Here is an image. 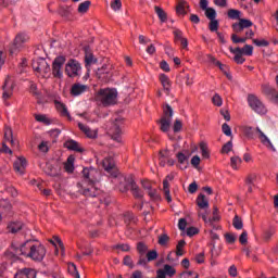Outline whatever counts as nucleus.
<instances>
[{"label":"nucleus","instance_id":"f257e3e1","mask_svg":"<svg viewBox=\"0 0 278 278\" xmlns=\"http://www.w3.org/2000/svg\"><path fill=\"white\" fill-rule=\"evenodd\" d=\"M5 255L10 260H18V257L23 255L24 257L34 260V262H42L45 260V255H47V250L45 249V245L35 244L34 240H27L20 245L12 244Z\"/></svg>","mask_w":278,"mask_h":278},{"label":"nucleus","instance_id":"f03ea898","mask_svg":"<svg viewBox=\"0 0 278 278\" xmlns=\"http://www.w3.org/2000/svg\"><path fill=\"white\" fill-rule=\"evenodd\" d=\"M94 173V169L90 168H84L83 169V177H84V185L77 184L78 192L83 194L84 197H99V189L94 186V180L90 178V175Z\"/></svg>","mask_w":278,"mask_h":278},{"label":"nucleus","instance_id":"7ed1b4c3","mask_svg":"<svg viewBox=\"0 0 278 278\" xmlns=\"http://www.w3.org/2000/svg\"><path fill=\"white\" fill-rule=\"evenodd\" d=\"M98 101L108 108L110 105H116V101L118 99V91L116 89H100L97 94Z\"/></svg>","mask_w":278,"mask_h":278},{"label":"nucleus","instance_id":"20e7f679","mask_svg":"<svg viewBox=\"0 0 278 278\" xmlns=\"http://www.w3.org/2000/svg\"><path fill=\"white\" fill-rule=\"evenodd\" d=\"M173 108L169 104H165L163 108V117L159 121L160 129L164 134L168 132L170 129V123H173Z\"/></svg>","mask_w":278,"mask_h":278},{"label":"nucleus","instance_id":"39448f33","mask_svg":"<svg viewBox=\"0 0 278 278\" xmlns=\"http://www.w3.org/2000/svg\"><path fill=\"white\" fill-rule=\"evenodd\" d=\"M248 104L255 114L264 115L268 112L264 102H262V100H260L255 94L248 96Z\"/></svg>","mask_w":278,"mask_h":278},{"label":"nucleus","instance_id":"423d86ee","mask_svg":"<svg viewBox=\"0 0 278 278\" xmlns=\"http://www.w3.org/2000/svg\"><path fill=\"white\" fill-rule=\"evenodd\" d=\"M66 63L65 56H56L54 61L52 62V75L53 77H56V79H62L64 76V73L62 72V67Z\"/></svg>","mask_w":278,"mask_h":278},{"label":"nucleus","instance_id":"0eeeda50","mask_svg":"<svg viewBox=\"0 0 278 278\" xmlns=\"http://www.w3.org/2000/svg\"><path fill=\"white\" fill-rule=\"evenodd\" d=\"M102 167L111 177H118V169L116 168V163L112 156H108L102 161Z\"/></svg>","mask_w":278,"mask_h":278},{"label":"nucleus","instance_id":"6e6552de","mask_svg":"<svg viewBox=\"0 0 278 278\" xmlns=\"http://www.w3.org/2000/svg\"><path fill=\"white\" fill-rule=\"evenodd\" d=\"M27 40H29V36H27V34L25 33L17 34L13 41V45L10 48L11 55H14V53H16L18 49H21L23 45L27 42Z\"/></svg>","mask_w":278,"mask_h":278},{"label":"nucleus","instance_id":"1a4fd4ad","mask_svg":"<svg viewBox=\"0 0 278 278\" xmlns=\"http://www.w3.org/2000/svg\"><path fill=\"white\" fill-rule=\"evenodd\" d=\"M79 71H81V64L77 62V60H70L65 65V73L70 77H77L79 75Z\"/></svg>","mask_w":278,"mask_h":278},{"label":"nucleus","instance_id":"9d476101","mask_svg":"<svg viewBox=\"0 0 278 278\" xmlns=\"http://www.w3.org/2000/svg\"><path fill=\"white\" fill-rule=\"evenodd\" d=\"M112 139L115 142H121V134H123V118L118 117L114 121L111 127Z\"/></svg>","mask_w":278,"mask_h":278},{"label":"nucleus","instance_id":"9b49d317","mask_svg":"<svg viewBox=\"0 0 278 278\" xmlns=\"http://www.w3.org/2000/svg\"><path fill=\"white\" fill-rule=\"evenodd\" d=\"M249 27H253V22L247 18H240L239 22L232 24V30L235 34H241V31L249 29Z\"/></svg>","mask_w":278,"mask_h":278},{"label":"nucleus","instance_id":"f8f14e48","mask_svg":"<svg viewBox=\"0 0 278 278\" xmlns=\"http://www.w3.org/2000/svg\"><path fill=\"white\" fill-rule=\"evenodd\" d=\"M14 216V211H12V204L8 201L0 202V220L1 218H11Z\"/></svg>","mask_w":278,"mask_h":278},{"label":"nucleus","instance_id":"ddd939ff","mask_svg":"<svg viewBox=\"0 0 278 278\" xmlns=\"http://www.w3.org/2000/svg\"><path fill=\"white\" fill-rule=\"evenodd\" d=\"M33 70L36 71V73H45V75H47V73L51 71V67L49 66V63H47V60L38 59L37 61H34Z\"/></svg>","mask_w":278,"mask_h":278},{"label":"nucleus","instance_id":"4468645a","mask_svg":"<svg viewBox=\"0 0 278 278\" xmlns=\"http://www.w3.org/2000/svg\"><path fill=\"white\" fill-rule=\"evenodd\" d=\"M137 251L139 253V261H138V265L139 266H147V251H149V247H147V244H144L143 242H139L137 244Z\"/></svg>","mask_w":278,"mask_h":278},{"label":"nucleus","instance_id":"2eb2a0df","mask_svg":"<svg viewBox=\"0 0 278 278\" xmlns=\"http://www.w3.org/2000/svg\"><path fill=\"white\" fill-rule=\"evenodd\" d=\"M88 90H90V88L87 85L76 83L72 85L71 94L72 97H80V94L88 92Z\"/></svg>","mask_w":278,"mask_h":278},{"label":"nucleus","instance_id":"dca6fc26","mask_svg":"<svg viewBox=\"0 0 278 278\" xmlns=\"http://www.w3.org/2000/svg\"><path fill=\"white\" fill-rule=\"evenodd\" d=\"M256 131L258 134V139L261 140L262 144L267 147V149L274 151V153L277 152V149L275 148L270 139H268V137L264 134V131H262V129H260L258 127L256 128Z\"/></svg>","mask_w":278,"mask_h":278},{"label":"nucleus","instance_id":"f3484780","mask_svg":"<svg viewBox=\"0 0 278 278\" xmlns=\"http://www.w3.org/2000/svg\"><path fill=\"white\" fill-rule=\"evenodd\" d=\"M13 168L15 173H18V175H25V168H27V160H25V157H18L14 162Z\"/></svg>","mask_w":278,"mask_h":278},{"label":"nucleus","instance_id":"a211bd4d","mask_svg":"<svg viewBox=\"0 0 278 278\" xmlns=\"http://www.w3.org/2000/svg\"><path fill=\"white\" fill-rule=\"evenodd\" d=\"M127 182H128V186L130 187L132 197H135V199H142V197H144V194L142 193V190H140V187H138L136 181H134V178H128Z\"/></svg>","mask_w":278,"mask_h":278},{"label":"nucleus","instance_id":"6ab92c4d","mask_svg":"<svg viewBox=\"0 0 278 278\" xmlns=\"http://www.w3.org/2000/svg\"><path fill=\"white\" fill-rule=\"evenodd\" d=\"M15 278H36V271L31 268H22L16 271Z\"/></svg>","mask_w":278,"mask_h":278},{"label":"nucleus","instance_id":"aec40b11","mask_svg":"<svg viewBox=\"0 0 278 278\" xmlns=\"http://www.w3.org/2000/svg\"><path fill=\"white\" fill-rule=\"evenodd\" d=\"M176 157L178 160V162L181 164L182 167L181 170H186V168H188V161L190 160V153H188V151H186V153L184 152H178L176 154Z\"/></svg>","mask_w":278,"mask_h":278},{"label":"nucleus","instance_id":"412c9836","mask_svg":"<svg viewBox=\"0 0 278 278\" xmlns=\"http://www.w3.org/2000/svg\"><path fill=\"white\" fill-rule=\"evenodd\" d=\"M65 149H68L70 151H76V153H84V149L79 147V142L70 139L64 143Z\"/></svg>","mask_w":278,"mask_h":278},{"label":"nucleus","instance_id":"4be33fe9","mask_svg":"<svg viewBox=\"0 0 278 278\" xmlns=\"http://www.w3.org/2000/svg\"><path fill=\"white\" fill-rule=\"evenodd\" d=\"M24 228H25V224L18 220L11 222L8 225L9 233H18V231H21V229H24Z\"/></svg>","mask_w":278,"mask_h":278},{"label":"nucleus","instance_id":"5701e85b","mask_svg":"<svg viewBox=\"0 0 278 278\" xmlns=\"http://www.w3.org/2000/svg\"><path fill=\"white\" fill-rule=\"evenodd\" d=\"M78 128L80 129V131H83L84 135L87 136V138H97V130H92L90 129V127L78 123Z\"/></svg>","mask_w":278,"mask_h":278},{"label":"nucleus","instance_id":"b1692460","mask_svg":"<svg viewBox=\"0 0 278 278\" xmlns=\"http://www.w3.org/2000/svg\"><path fill=\"white\" fill-rule=\"evenodd\" d=\"M197 205L200 210H207V207H210V201L205 198V194L200 193L198 195Z\"/></svg>","mask_w":278,"mask_h":278},{"label":"nucleus","instance_id":"393cba45","mask_svg":"<svg viewBox=\"0 0 278 278\" xmlns=\"http://www.w3.org/2000/svg\"><path fill=\"white\" fill-rule=\"evenodd\" d=\"M56 110L60 112L61 116H66L68 121H72L71 113H68V109L66 108V104L62 102L55 101Z\"/></svg>","mask_w":278,"mask_h":278},{"label":"nucleus","instance_id":"a878e982","mask_svg":"<svg viewBox=\"0 0 278 278\" xmlns=\"http://www.w3.org/2000/svg\"><path fill=\"white\" fill-rule=\"evenodd\" d=\"M163 192L167 203H170L173 198L170 197V184L168 182V179L163 180Z\"/></svg>","mask_w":278,"mask_h":278},{"label":"nucleus","instance_id":"bb28decb","mask_svg":"<svg viewBox=\"0 0 278 278\" xmlns=\"http://www.w3.org/2000/svg\"><path fill=\"white\" fill-rule=\"evenodd\" d=\"M160 81L167 93L170 92V79L165 74L160 75Z\"/></svg>","mask_w":278,"mask_h":278},{"label":"nucleus","instance_id":"cd10ccee","mask_svg":"<svg viewBox=\"0 0 278 278\" xmlns=\"http://www.w3.org/2000/svg\"><path fill=\"white\" fill-rule=\"evenodd\" d=\"M154 12L159 16L161 23H166V21H168V15L164 12V9L156 5L154 7Z\"/></svg>","mask_w":278,"mask_h":278},{"label":"nucleus","instance_id":"c85d7f7f","mask_svg":"<svg viewBox=\"0 0 278 278\" xmlns=\"http://www.w3.org/2000/svg\"><path fill=\"white\" fill-rule=\"evenodd\" d=\"M92 64H97V59L91 52L86 51V54H85L86 68H88V66H92Z\"/></svg>","mask_w":278,"mask_h":278},{"label":"nucleus","instance_id":"c756f323","mask_svg":"<svg viewBox=\"0 0 278 278\" xmlns=\"http://www.w3.org/2000/svg\"><path fill=\"white\" fill-rule=\"evenodd\" d=\"M45 173L46 175H49L50 177H58L59 173L55 169V167H53V165H51V163H47L45 166Z\"/></svg>","mask_w":278,"mask_h":278},{"label":"nucleus","instance_id":"7c9ffc66","mask_svg":"<svg viewBox=\"0 0 278 278\" xmlns=\"http://www.w3.org/2000/svg\"><path fill=\"white\" fill-rule=\"evenodd\" d=\"M227 14L228 18H231V21H240L242 12L240 10L229 9Z\"/></svg>","mask_w":278,"mask_h":278},{"label":"nucleus","instance_id":"2f4dec72","mask_svg":"<svg viewBox=\"0 0 278 278\" xmlns=\"http://www.w3.org/2000/svg\"><path fill=\"white\" fill-rule=\"evenodd\" d=\"M202 220H204L206 225H214V223H218V220H220V216L213 215V217L207 218V215L202 214Z\"/></svg>","mask_w":278,"mask_h":278},{"label":"nucleus","instance_id":"473e14b6","mask_svg":"<svg viewBox=\"0 0 278 278\" xmlns=\"http://www.w3.org/2000/svg\"><path fill=\"white\" fill-rule=\"evenodd\" d=\"M74 162H75V157H73V156L67 157V161L65 163L66 173H73V170H75Z\"/></svg>","mask_w":278,"mask_h":278},{"label":"nucleus","instance_id":"72a5a7b5","mask_svg":"<svg viewBox=\"0 0 278 278\" xmlns=\"http://www.w3.org/2000/svg\"><path fill=\"white\" fill-rule=\"evenodd\" d=\"M157 260V251L156 250H151L147 252L146 254V262H155Z\"/></svg>","mask_w":278,"mask_h":278},{"label":"nucleus","instance_id":"f704fd0d","mask_svg":"<svg viewBox=\"0 0 278 278\" xmlns=\"http://www.w3.org/2000/svg\"><path fill=\"white\" fill-rule=\"evenodd\" d=\"M204 12H205V16H206V18H208V21L216 20L217 14H216V10L214 8H208Z\"/></svg>","mask_w":278,"mask_h":278},{"label":"nucleus","instance_id":"c9c22d12","mask_svg":"<svg viewBox=\"0 0 278 278\" xmlns=\"http://www.w3.org/2000/svg\"><path fill=\"white\" fill-rule=\"evenodd\" d=\"M232 226L235 227V229H242V227H244V224L242 223V218H240V216L236 215L232 219Z\"/></svg>","mask_w":278,"mask_h":278},{"label":"nucleus","instance_id":"e433bc0d","mask_svg":"<svg viewBox=\"0 0 278 278\" xmlns=\"http://www.w3.org/2000/svg\"><path fill=\"white\" fill-rule=\"evenodd\" d=\"M90 9V1H85V2H81L79 5H78V12L79 14H86V12H88V10Z\"/></svg>","mask_w":278,"mask_h":278},{"label":"nucleus","instance_id":"4c0bfd02","mask_svg":"<svg viewBox=\"0 0 278 278\" xmlns=\"http://www.w3.org/2000/svg\"><path fill=\"white\" fill-rule=\"evenodd\" d=\"M200 150L202 153V157H204L205 160L210 159V150L207 149V143L201 142Z\"/></svg>","mask_w":278,"mask_h":278},{"label":"nucleus","instance_id":"58836bf2","mask_svg":"<svg viewBox=\"0 0 278 278\" xmlns=\"http://www.w3.org/2000/svg\"><path fill=\"white\" fill-rule=\"evenodd\" d=\"M230 164L235 170H238V166L242 164V159L240 156H232L230 159Z\"/></svg>","mask_w":278,"mask_h":278},{"label":"nucleus","instance_id":"ea45409f","mask_svg":"<svg viewBox=\"0 0 278 278\" xmlns=\"http://www.w3.org/2000/svg\"><path fill=\"white\" fill-rule=\"evenodd\" d=\"M185 247H186V241L185 240H180L178 242V244L176 245V255L178 257H181V255H184V250H181V249H184Z\"/></svg>","mask_w":278,"mask_h":278},{"label":"nucleus","instance_id":"a19ab883","mask_svg":"<svg viewBox=\"0 0 278 278\" xmlns=\"http://www.w3.org/2000/svg\"><path fill=\"white\" fill-rule=\"evenodd\" d=\"M163 270L167 277H173L175 276V273H177L175 268L168 264L164 265Z\"/></svg>","mask_w":278,"mask_h":278},{"label":"nucleus","instance_id":"79ce46f5","mask_svg":"<svg viewBox=\"0 0 278 278\" xmlns=\"http://www.w3.org/2000/svg\"><path fill=\"white\" fill-rule=\"evenodd\" d=\"M176 12L178 14H186V1L185 0H179L177 7H176Z\"/></svg>","mask_w":278,"mask_h":278},{"label":"nucleus","instance_id":"37998d69","mask_svg":"<svg viewBox=\"0 0 278 278\" xmlns=\"http://www.w3.org/2000/svg\"><path fill=\"white\" fill-rule=\"evenodd\" d=\"M68 273H71V275H73L75 278H81L79 276V271L77 270V266L73 263L68 265Z\"/></svg>","mask_w":278,"mask_h":278},{"label":"nucleus","instance_id":"c03bdc74","mask_svg":"<svg viewBox=\"0 0 278 278\" xmlns=\"http://www.w3.org/2000/svg\"><path fill=\"white\" fill-rule=\"evenodd\" d=\"M38 123H43V125H51V119L47 115H35Z\"/></svg>","mask_w":278,"mask_h":278},{"label":"nucleus","instance_id":"a18cd8bd","mask_svg":"<svg viewBox=\"0 0 278 278\" xmlns=\"http://www.w3.org/2000/svg\"><path fill=\"white\" fill-rule=\"evenodd\" d=\"M179 278H199V274L188 270V271H182L179 276Z\"/></svg>","mask_w":278,"mask_h":278},{"label":"nucleus","instance_id":"49530a36","mask_svg":"<svg viewBox=\"0 0 278 278\" xmlns=\"http://www.w3.org/2000/svg\"><path fill=\"white\" fill-rule=\"evenodd\" d=\"M265 92L267 94H270L273 101L277 102L278 101V92L274 89V88H270V87H267L265 89Z\"/></svg>","mask_w":278,"mask_h":278},{"label":"nucleus","instance_id":"de8ad7c7","mask_svg":"<svg viewBox=\"0 0 278 278\" xmlns=\"http://www.w3.org/2000/svg\"><path fill=\"white\" fill-rule=\"evenodd\" d=\"M169 240H170V237H168V235L166 233H163L159 237V244L161 247H165V244H168Z\"/></svg>","mask_w":278,"mask_h":278},{"label":"nucleus","instance_id":"09e8293b","mask_svg":"<svg viewBox=\"0 0 278 278\" xmlns=\"http://www.w3.org/2000/svg\"><path fill=\"white\" fill-rule=\"evenodd\" d=\"M252 42L256 47H268V45H270V42H268L266 39H252Z\"/></svg>","mask_w":278,"mask_h":278},{"label":"nucleus","instance_id":"8fccbe9b","mask_svg":"<svg viewBox=\"0 0 278 278\" xmlns=\"http://www.w3.org/2000/svg\"><path fill=\"white\" fill-rule=\"evenodd\" d=\"M211 22H210V24H208V29H210V31H218V26H219V24H218V20H210Z\"/></svg>","mask_w":278,"mask_h":278},{"label":"nucleus","instance_id":"3c124183","mask_svg":"<svg viewBox=\"0 0 278 278\" xmlns=\"http://www.w3.org/2000/svg\"><path fill=\"white\" fill-rule=\"evenodd\" d=\"M243 132L247 136V138H253V136L255 134V129L251 126H245L243 129Z\"/></svg>","mask_w":278,"mask_h":278},{"label":"nucleus","instance_id":"603ef678","mask_svg":"<svg viewBox=\"0 0 278 278\" xmlns=\"http://www.w3.org/2000/svg\"><path fill=\"white\" fill-rule=\"evenodd\" d=\"M111 8L114 12H118V10L123 8V2H121V0H114L113 2H111Z\"/></svg>","mask_w":278,"mask_h":278},{"label":"nucleus","instance_id":"864d4df0","mask_svg":"<svg viewBox=\"0 0 278 278\" xmlns=\"http://www.w3.org/2000/svg\"><path fill=\"white\" fill-rule=\"evenodd\" d=\"M148 194L150 197V199H152L153 201H157V199H160V193H157V189H150L148 191Z\"/></svg>","mask_w":278,"mask_h":278},{"label":"nucleus","instance_id":"5fc2aeb1","mask_svg":"<svg viewBox=\"0 0 278 278\" xmlns=\"http://www.w3.org/2000/svg\"><path fill=\"white\" fill-rule=\"evenodd\" d=\"M213 103L217 106L220 108L223 105V98L218 93H215L214 97L212 98Z\"/></svg>","mask_w":278,"mask_h":278},{"label":"nucleus","instance_id":"6e6d98bb","mask_svg":"<svg viewBox=\"0 0 278 278\" xmlns=\"http://www.w3.org/2000/svg\"><path fill=\"white\" fill-rule=\"evenodd\" d=\"M253 55V46L251 45H245L243 48H242V55Z\"/></svg>","mask_w":278,"mask_h":278},{"label":"nucleus","instance_id":"4d7b16f0","mask_svg":"<svg viewBox=\"0 0 278 278\" xmlns=\"http://www.w3.org/2000/svg\"><path fill=\"white\" fill-rule=\"evenodd\" d=\"M173 34H174V38L176 41L179 42V41L184 40V31H181L180 29H175L173 31Z\"/></svg>","mask_w":278,"mask_h":278},{"label":"nucleus","instance_id":"13d9d810","mask_svg":"<svg viewBox=\"0 0 278 278\" xmlns=\"http://www.w3.org/2000/svg\"><path fill=\"white\" fill-rule=\"evenodd\" d=\"M231 40H232V42L235 43V45H238V43H244V42H247V38L244 37V38H240V37H238V35H236V34H233V35H231Z\"/></svg>","mask_w":278,"mask_h":278},{"label":"nucleus","instance_id":"bf43d9fd","mask_svg":"<svg viewBox=\"0 0 278 278\" xmlns=\"http://www.w3.org/2000/svg\"><path fill=\"white\" fill-rule=\"evenodd\" d=\"M248 240H249V233L247 232V230H244L239 237V242L240 244H247Z\"/></svg>","mask_w":278,"mask_h":278},{"label":"nucleus","instance_id":"052dcab7","mask_svg":"<svg viewBox=\"0 0 278 278\" xmlns=\"http://www.w3.org/2000/svg\"><path fill=\"white\" fill-rule=\"evenodd\" d=\"M51 244H53L55 247V244H59L60 249L62 251H64V243L62 242V239H60L59 237H54L53 240H50Z\"/></svg>","mask_w":278,"mask_h":278},{"label":"nucleus","instance_id":"680f3d73","mask_svg":"<svg viewBox=\"0 0 278 278\" xmlns=\"http://www.w3.org/2000/svg\"><path fill=\"white\" fill-rule=\"evenodd\" d=\"M222 131H223V134H225V136H231V127L228 126L227 123H224L222 125Z\"/></svg>","mask_w":278,"mask_h":278},{"label":"nucleus","instance_id":"e2e57ef3","mask_svg":"<svg viewBox=\"0 0 278 278\" xmlns=\"http://www.w3.org/2000/svg\"><path fill=\"white\" fill-rule=\"evenodd\" d=\"M4 138L9 142H11V144H14V139L12 138V129L9 128V129L5 130Z\"/></svg>","mask_w":278,"mask_h":278},{"label":"nucleus","instance_id":"0e129e2a","mask_svg":"<svg viewBox=\"0 0 278 278\" xmlns=\"http://www.w3.org/2000/svg\"><path fill=\"white\" fill-rule=\"evenodd\" d=\"M181 127H184L181 119H176L174 123V132L178 134V131H181Z\"/></svg>","mask_w":278,"mask_h":278},{"label":"nucleus","instance_id":"69168bd1","mask_svg":"<svg viewBox=\"0 0 278 278\" xmlns=\"http://www.w3.org/2000/svg\"><path fill=\"white\" fill-rule=\"evenodd\" d=\"M197 233H199V228L197 227H189L187 229V236H189V238H192V236H197Z\"/></svg>","mask_w":278,"mask_h":278},{"label":"nucleus","instance_id":"338daca9","mask_svg":"<svg viewBox=\"0 0 278 278\" xmlns=\"http://www.w3.org/2000/svg\"><path fill=\"white\" fill-rule=\"evenodd\" d=\"M233 149V143L231 141H228L227 143L224 144L222 151L223 153H229Z\"/></svg>","mask_w":278,"mask_h":278},{"label":"nucleus","instance_id":"774afa93","mask_svg":"<svg viewBox=\"0 0 278 278\" xmlns=\"http://www.w3.org/2000/svg\"><path fill=\"white\" fill-rule=\"evenodd\" d=\"M131 220H134V213H125L124 214V223L126 225H129V223H131Z\"/></svg>","mask_w":278,"mask_h":278}]
</instances>
